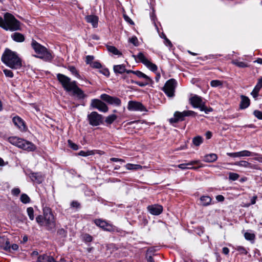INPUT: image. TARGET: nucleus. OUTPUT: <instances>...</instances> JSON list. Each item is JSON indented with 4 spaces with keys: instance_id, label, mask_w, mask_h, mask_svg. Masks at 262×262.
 <instances>
[{
    "instance_id": "obj_1",
    "label": "nucleus",
    "mask_w": 262,
    "mask_h": 262,
    "mask_svg": "<svg viewBox=\"0 0 262 262\" xmlns=\"http://www.w3.org/2000/svg\"><path fill=\"white\" fill-rule=\"evenodd\" d=\"M57 78L67 92H72L73 95L79 99H83L87 97L88 96L77 85L76 81H71L70 78L60 73L57 74Z\"/></svg>"
},
{
    "instance_id": "obj_2",
    "label": "nucleus",
    "mask_w": 262,
    "mask_h": 262,
    "mask_svg": "<svg viewBox=\"0 0 262 262\" xmlns=\"http://www.w3.org/2000/svg\"><path fill=\"white\" fill-rule=\"evenodd\" d=\"M2 61L11 69H17L21 67V61L14 52L9 49L5 50L2 57Z\"/></svg>"
},
{
    "instance_id": "obj_3",
    "label": "nucleus",
    "mask_w": 262,
    "mask_h": 262,
    "mask_svg": "<svg viewBox=\"0 0 262 262\" xmlns=\"http://www.w3.org/2000/svg\"><path fill=\"white\" fill-rule=\"evenodd\" d=\"M0 27L6 30L14 31L19 29V22L12 14L7 13L3 19L0 16Z\"/></svg>"
},
{
    "instance_id": "obj_4",
    "label": "nucleus",
    "mask_w": 262,
    "mask_h": 262,
    "mask_svg": "<svg viewBox=\"0 0 262 262\" xmlns=\"http://www.w3.org/2000/svg\"><path fill=\"white\" fill-rule=\"evenodd\" d=\"M43 215H39L36 217V222L40 226H46L52 228L55 227V220L51 209L45 207L43 209Z\"/></svg>"
},
{
    "instance_id": "obj_5",
    "label": "nucleus",
    "mask_w": 262,
    "mask_h": 262,
    "mask_svg": "<svg viewBox=\"0 0 262 262\" xmlns=\"http://www.w3.org/2000/svg\"><path fill=\"white\" fill-rule=\"evenodd\" d=\"M8 140L11 144L28 151H34L36 149V146L34 144L18 137H10Z\"/></svg>"
},
{
    "instance_id": "obj_6",
    "label": "nucleus",
    "mask_w": 262,
    "mask_h": 262,
    "mask_svg": "<svg viewBox=\"0 0 262 262\" xmlns=\"http://www.w3.org/2000/svg\"><path fill=\"white\" fill-rule=\"evenodd\" d=\"M31 46L34 51L38 54L35 57L46 61H50L52 59L53 56L51 53L48 51L46 47L42 46L34 39L32 41Z\"/></svg>"
},
{
    "instance_id": "obj_7",
    "label": "nucleus",
    "mask_w": 262,
    "mask_h": 262,
    "mask_svg": "<svg viewBox=\"0 0 262 262\" xmlns=\"http://www.w3.org/2000/svg\"><path fill=\"white\" fill-rule=\"evenodd\" d=\"M190 103L194 108H199L201 111H204L206 114H208L213 111L211 107H207L205 105V102L202 98L198 96L194 95L189 99Z\"/></svg>"
},
{
    "instance_id": "obj_8",
    "label": "nucleus",
    "mask_w": 262,
    "mask_h": 262,
    "mask_svg": "<svg viewBox=\"0 0 262 262\" xmlns=\"http://www.w3.org/2000/svg\"><path fill=\"white\" fill-rule=\"evenodd\" d=\"M196 113L192 111H184L182 112L177 111L174 113L173 117L169 119L170 123H177L184 120V117L190 116H195Z\"/></svg>"
},
{
    "instance_id": "obj_9",
    "label": "nucleus",
    "mask_w": 262,
    "mask_h": 262,
    "mask_svg": "<svg viewBox=\"0 0 262 262\" xmlns=\"http://www.w3.org/2000/svg\"><path fill=\"white\" fill-rule=\"evenodd\" d=\"M134 57L135 59H138L151 71L155 72L157 70V66L150 62L142 52L139 53L137 55H134Z\"/></svg>"
},
{
    "instance_id": "obj_10",
    "label": "nucleus",
    "mask_w": 262,
    "mask_h": 262,
    "mask_svg": "<svg viewBox=\"0 0 262 262\" xmlns=\"http://www.w3.org/2000/svg\"><path fill=\"white\" fill-rule=\"evenodd\" d=\"M176 84L177 82L174 79H170L166 82L163 90L167 96L172 97L174 96Z\"/></svg>"
},
{
    "instance_id": "obj_11",
    "label": "nucleus",
    "mask_w": 262,
    "mask_h": 262,
    "mask_svg": "<svg viewBox=\"0 0 262 262\" xmlns=\"http://www.w3.org/2000/svg\"><path fill=\"white\" fill-rule=\"evenodd\" d=\"M88 119L90 125L98 126L102 122V116L96 112H92L88 115Z\"/></svg>"
},
{
    "instance_id": "obj_12",
    "label": "nucleus",
    "mask_w": 262,
    "mask_h": 262,
    "mask_svg": "<svg viewBox=\"0 0 262 262\" xmlns=\"http://www.w3.org/2000/svg\"><path fill=\"white\" fill-rule=\"evenodd\" d=\"M91 106L103 113H106L108 110L106 104L97 99H94L91 100Z\"/></svg>"
},
{
    "instance_id": "obj_13",
    "label": "nucleus",
    "mask_w": 262,
    "mask_h": 262,
    "mask_svg": "<svg viewBox=\"0 0 262 262\" xmlns=\"http://www.w3.org/2000/svg\"><path fill=\"white\" fill-rule=\"evenodd\" d=\"M94 223L96 226L103 229L104 230L112 232L116 230L115 226L106 222L105 221L101 219H96L94 221Z\"/></svg>"
},
{
    "instance_id": "obj_14",
    "label": "nucleus",
    "mask_w": 262,
    "mask_h": 262,
    "mask_svg": "<svg viewBox=\"0 0 262 262\" xmlns=\"http://www.w3.org/2000/svg\"><path fill=\"white\" fill-rule=\"evenodd\" d=\"M100 98L111 105L120 106L121 104V100L118 98L112 97L106 94L101 95Z\"/></svg>"
},
{
    "instance_id": "obj_15",
    "label": "nucleus",
    "mask_w": 262,
    "mask_h": 262,
    "mask_svg": "<svg viewBox=\"0 0 262 262\" xmlns=\"http://www.w3.org/2000/svg\"><path fill=\"white\" fill-rule=\"evenodd\" d=\"M127 109L131 111H145L146 108L143 104L139 102L130 101L128 102Z\"/></svg>"
},
{
    "instance_id": "obj_16",
    "label": "nucleus",
    "mask_w": 262,
    "mask_h": 262,
    "mask_svg": "<svg viewBox=\"0 0 262 262\" xmlns=\"http://www.w3.org/2000/svg\"><path fill=\"white\" fill-rule=\"evenodd\" d=\"M227 155L231 157L237 158L252 156L256 155V154L252 152L249 150H244L235 152H228Z\"/></svg>"
},
{
    "instance_id": "obj_17",
    "label": "nucleus",
    "mask_w": 262,
    "mask_h": 262,
    "mask_svg": "<svg viewBox=\"0 0 262 262\" xmlns=\"http://www.w3.org/2000/svg\"><path fill=\"white\" fill-rule=\"evenodd\" d=\"M148 212L154 215H158L163 211V207L161 205L154 204L149 205L147 208Z\"/></svg>"
},
{
    "instance_id": "obj_18",
    "label": "nucleus",
    "mask_w": 262,
    "mask_h": 262,
    "mask_svg": "<svg viewBox=\"0 0 262 262\" xmlns=\"http://www.w3.org/2000/svg\"><path fill=\"white\" fill-rule=\"evenodd\" d=\"M13 122L20 130H24L26 126L23 119L18 116L14 117Z\"/></svg>"
},
{
    "instance_id": "obj_19",
    "label": "nucleus",
    "mask_w": 262,
    "mask_h": 262,
    "mask_svg": "<svg viewBox=\"0 0 262 262\" xmlns=\"http://www.w3.org/2000/svg\"><path fill=\"white\" fill-rule=\"evenodd\" d=\"M200 161L199 160H194L187 163H183L178 165V167L181 169L196 168L195 167H190L195 164H199Z\"/></svg>"
},
{
    "instance_id": "obj_20",
    "label": "nucleus",
    "mask_w": 262,
    "mask_h": 262,
    "mask_svg": "<svg viewBox=\"0 0 262 262\" xmlns=\"http://www.w3.org/2000/svg\"><path fill=\"white\" fill-rule=\"evenodd\" d=\"M241 101L240 103L239 107L241 109H245L247 108L250 105V99L248 97L242 95L241 96Z\"/></svg>"
},
{
    "instance_id": "obj_21",
    "label": "nucleus",
    "mask_w": 262,
    "mask_h": 262,
    "mask_svg": "<svg viewBox=\"0 0 262 262\" xmlns=\"http://www.w3.org/2000/svg\"><path fill=\"white\" fill-rule=\"evenodd\" d=\"M39 262H56L54 258L47 254H42L38 257Z\"/></svg>"
},
{
    "instance_id": "obj_22",
    "label": "nucleus",
    "mask_w": 262,
    "mask_h": 262,
    "mask_svg": "<svg viewBox=\"0 0 262 262\" xmlns=\"http://www.w3.org/2000/svg\"><path fill=\"white\" fill-rule=\"evenodd\" d=\"M85 19L88 23H91L94 28L97 27L98 18L96 16L88 15L85 17Z\"/></svg>"
},
{
    "instance_id": "obj_23",
    "label": "nucleus",
    "mask_w": 262,
    "mask_h": 262,
    "mask_svg": "<svg viewBox=\"0 0 262 262\" xmlns=\"http://www.w3.org/2000/svg\"><path fill=\"white\" fill-rule=\"evenodd\" d=\"M12 38L16 42H21L25 40L24 36L18 32H15L11 35Z\"/></svg>"
},
{
    "instance_id": "obj_24",
    "label": "nucleus",
    "mask_w": 262,
    "mask_h": 262,
    "mask_svg": "<svg viewBox=\"0 0 262 262\" xmlns=\"http://www.w3.org/2000/svg\"><path fill=\"white\" fill-rule=\"evenodd\" d=\"M217 159V156L215 154H210L204 157L203 160L206 162H213Z\"/></svg>"
},
{
    "instance_id": "obj_25",
    "label": "nucleus",
    "mask_w": 262,
    "mask_h": 262,
    "mask_svg": "<svg viewBox=\"0 0 262 262\" xmlns=\"http://www.w3.org/2000/svg\"><path fill=\"white\" fill-rule=\"evenodd\" d=\"M234 165L245 168H253V166L252 164L246 161L236 162L234 163Z\"/></svg>"
},
{
    "instance_id": "obj_26",
    "label": "nucleus",
    "mask_w": 262,
    "mask_h": 262,
    "mask_svg": "<svg viewBox=\"0 0 262 262\" xmlns=\"http://www.w3.org/2000/svg\"><path fill=\"white\" fill-rule=\"evenodd\" d=\"M115 73L122 74L126 71L125 67L123 64L115 65L113 68Z\"/></svg>"
},
{
    "instance_id": "obj_27",
    "label": "nucleus",
    "mask_w": 262,
    "mask_h": 262,
    "mask_svg": "<svg viewBox=\"0 0 262 262\" xmlns=\"http://www.w3.org/2000/svg\"><path fill=\"white\" fill-rule=\"evenodd\" d=\"M30 178L33 181H36L38 183H40L43 180L42 176L38 173H33L31 174Z\"/></svg>"
},
{
    "instance_id": "obj_28",
    "label": "nucleus",
    "mask_w": 262,
    "mask_h": 262,
    "mask_svg": "<svg viewBox=\"0 0 262 262\" xmlns=\"http://www.w3.org/2000/svg\"><path fill=\"white\" fill-rule=\"evenodd\" d=\"M212 199L209 196H203L200 198V201L202 205L208 206L210 204Z\"/></svg>"
},
{
    "instance_id": "obj_29",
    "label": "nucleus",
    "mask_w": 262,
    "mask_h": 262,
    "mask_svg": "<svg viewBox=\"0 0 262 262\" xmlns=\"http://www.w3.org/2000/svg\"><path fill=\"white\" fill-rule=\"evenodd\" d=\"M2 239L4 242H5V244L2 245L3 249L7 252H11L10 242H9L8 238L3 237Z\"/></svg>"
},
{
    "instance_id": "obj_30",
    "label": "nucleus",
    "mask_w": 262,
    "mask_h": 262,
    "mask_svg": "<svg viewBox=\"0 0 262 262\" xmlns=\"http://www.w3.org/2000/svg\"><path fill=\"white\" fill-rule=\"evenodd\" d=\"M134 74L137 75L139 78L143 79L144 80L152 81V80L147 75H145L141 71H136L135 72H134Z\"/></svg>"
},
{
    "instance_id": "obj_31",
    "label": "nucleus",
    "mask_w": 262,
    "mask_h": 262,
    "mask_svg": "<svg viewBox=\"0 0 262 262\" xmlns=\"http://www.w3.org/2000/svg\"><path fill=\"white\" fill-rule=\"evenodd\" d=\"M128 170H137L142 169V167L140 165L128 163L125 166Z\"/></svg>"
},
{
    "instance_id": "obj_32",
    "label": "nucleus",
    "mask_w": 262,
    "mask_h": 262,
    "mask_svg": "<svg viewBox=\"0 0 262 262\" xmlns=\"http://www.w3.org/2000/svg\"><path fill=\"white\" fill-rule=\"evenodd\" d=\"M107 50L114 55H121V53L114 46H107Z\"/></svg>"
},
{
    "instance_id": "obj_33",
    "label": "nucleus",
    "mask_w": 262,
    "mask_h": 262,
    "mask_svg": "<svg viewBox=\"0 0 262 262\" xmlns=\"http://www.w3.org/2000/svg\"><path fill=\"white\" fill-rule=\"evenodd\" d=\"M231 63L239 68H246L248 67V64L246 62L239 61L237 60H233L231 61Z\"/></svg>"
},
{
    "instance_id": "obj_34",
    "label": "nucleus",
    "mask_w": 262,
    "mask_h": 262,
    "mask_svg": "<svg viewBox=\"0 0 262 262\" xmlns=\"http://www.w3.org/2000/svg\"><path fill=\"white\" fill-rule=\"evenodd\" d=\"M68 70L71 72V73L74 75L75 77H76L77 78H79V79H80L81 78V76L79 74L77 70H76V69L73 67V66H69L68 67Z\"/></svg>"
},
{
    "instance_id": "obj_35",
    "label": "nucleus",
    "mask_w": 262,
    "mask_h": 262,
    "mask_svg": "<svg viewBox=\"0 0 262 262\" xmlns=\"http://www.w3.org/2000/svg\"><path fill=\"white\" fill-rule=\"evenodd\" d=\"M117 119V116L114 114L107 116L105 119V122L107 124H112Z\"/></svg>"
},
{
    "instance_id": "obj_36",
    "label": "nucleus",
    "mask_w": 262,
    "mask_h": 262,
    "mask_svg": "<svg viewBox=\"0 0 262 262\" xmlns=\"http://www.w3.org/2000/svg\"><path fill=\"white\" fill-rule=\"evenodd\" d=\"M245 238L248 241H254L255 235L253 233L246 232L244 234Z\"/></svg>"
},
{
    "instance_id": "obj_37",
    "label": "nucleus",
    "mask_w": 262,
    "mask_h": 262,
    "mask_svg": "<svg viewBox=\"0 0 262 262\" xmlns=\"http://www.w3.org/2000/svg\"><path fill=\"white\" fill-rule=\"evenodd\" d=\"M20 199L21 202L24 204H27L30 202V198L25 193H23L21 195Z\"/></svg>"
},
{
    "instance_id": "obj_38",
    "label": "nucleus",
    "mask_w": 262,
    "mask_h": 262,
    "mask_svg": "<svg viewBox=\"0 0 262 262\" xmlns=\"http://www.w3.org/2000/svg\"><path fill=\"white\" fill-rule=\"evenodd\" d=\"M94 154L95 151L94 150H88L86 151L81 150L78 153V155L83 157H87L88 156L93 155Z\"/></svg>"
},
{
    "instance_id": "obj_39",
    "label": "nucleus",
    "mask_w": 262,
    "mask_h": 262,
    "mask_svg": "<svg viewBox=\"0 0 262 262\" xmlns=\"http://www.w3.org/2000/svg\"><path fill=\"white\" fill-rule=\"evenodd\" d=\"M193 143L195 146H199L203 142V139L200 136H197L193 139Z\"/></svg>"
},
{
    "instance_id": "obj_40",
    "label": "nucleus",
    "mask_w": 262,
    "mask_h": 262,
    "mask_svg": "<svg viewBox=\"0 0 262 262\" xmlns=\"http://www.w3.org/2000/svg\"><path fill=\"white\" fill-rule=\"evenodd\" d=\"M210 85L212 87H221L223 85V82L219 80H213L210 82Z\"/></svg>"
},
{
    "instance_id": "obj_41",
    "label": "nucleus",
    "mask_w": 262,
    "mask_h": 262,
    "mask_svg": "<svg viewBox=\"0 0 262 262\" xmlns=\"http://www.w3.org/2000/svg\"><path fill=\"white\" fill-rule=\"evenodd\" d=\"M27 212L29 219L33 221L34 219V210L32 207H28L27 209Z\"/></svg>"
},
{
    "instance_id": "obj_42",
    "label": "nucleus",
    "mask_w": 262,
    "mask_h": 262,
    "mask_svg": "<svg viewBox=\"0 0 262 262\" xmlns=\"http://www.w3.org/2000/svg\"><path fill=\"white\" fill-rule=\"evenodd\" d=\"M260 89L261 88L259 87V85H255L254 89L252 91L251 94L255 99H256V98L257 97L258 92Z\"/></svg>"
},
{
    "instance_id": "obj_43",
    "label": "nucleus",
    "mask_w": 262,
    "mask_h": 262,
    "mask_svg": "<svg viewBox=\"0 0 262 262\" xmlns=\"http://www.w3.org/2000/svg\"><path fill=\"white\" fill-rule=\"evenodd\" d=\"M239 177L238 174L234 172H230L229 173V179L232 181H235L237 180Z\"/></svg>"
},
{
    "instance_id": "obj_44",
    "label": "nucleus",
    "mask_w": 262,
    "mask_h": 262,
    "mask_svg": "<svg viewBox=\"0 0 262 262\" xmlns=\"http://www.w3.org/2000/svg\"><path fill=\"white\" fill-rule=\"evenodd\" d=\"M151 82H152V81L144 80V81H143V82L136 81V82H134V83H135L136 84H137V85H138L140 86L143 87V86H144L145 85L149 84ZM132 82H134V81H133Z\"/></svg>"
},
{
    "instance_id": "obj_45",
    "label": "nucleus",
    "mask_w": 262,
    "mask_h": 262,
    "mask_svg": "<svg viewBox=\"0 0 262 262\" xmlns=\"http://www.w3.org/2000/svg\"><path fill=\"white\" fill-rule=\"evenodd\" d=\"M253 114L255 117L258 119L262 120V112L258 110H255L253 112Z\"/></svg>"
},
{
    "instance_id": "obj_46",
    "label": "nucleus",
    "mask_w": 262,
    "mask_h": 262,
    "mask_svg": "<svg viewBox=\"0 0 262 262\" xmlns=\"http://www.w3.org/2000/svg\"><path fill=\"white\" fill-rule=\"evenodd\" d=\"M3 72L6 77H10V78H12L13 77V74L11 70H8V69H5V70H4Z\"/></svg>"
},
{
    "instance_id": "obj_47",
    "label": "nucleus",
    "mask_w": 262,
    "mask_h": 262,
    "mask_svg": "<svg viewBox=\"0 0 262 262\" xmlns=\"http://www.w3.org/2000/svg\"><path fill=\"white\" fill-rule=\"evenodd\" d=\"M129 41L135 46H138V40L136 36H133L129 39Z\"/></svg>"
},
{
    "instance_id": "obj_48",
    "label": "nucleus",
    "mask_w": 262,
    "mask_h": 262,
    "mask_svg": "<svg viewBox=\"0 0 262 262\" xmlns=\"http://www.w3.org/2000/svg\"><path fill=\"white\" fill-rule=\"evenodd\" d=\"M69 146L75 150L78 149V146L76 144L73 143L71 140H68Z\"/></svg>"
},
{
    "instance_id": "obj_49",
    "label": "nucleus",
    "mask_w": 262,
    "mask_h": 262,
    "mask_svg": "<svg viewBox=\"0 0 262 262\" xmlns=\"http://www.w3.org/2000/svg\"><path fill=\"white\" fill-rule=\"evenodd\" d=\"M236 250L239 252H240L241 253L243 254H246L247 253V251L246 250V249L244 247H242V246L237 247V248H236Z\"/></svg>"
},
{
    "instance_id": "obj_50",
    "label": "nucleus",
    "mask_w": 262,
    "mask_h": 262,
    "mask_svg": "<svg viewBox=\"0 0 262 262\" xmlns=\"http://www.w3.org/2000/svg\"><path fill=\"white\" fill-rule=\"evenodd\" d=\"M91 66L94 68L99 69L101 68V64L98 61H93L91 63Z\"/></svg>"
},
{
    "instance_id": "obj_51",
    "label": "nucleus",
    "mask_w": 262,
    "mask_h": 262,
    "mask_svg": "<svg viewBox=\"0 0 262 262\" xmlns=\"http://www.w3.org/2000/svg\"><path fill=\"white\" fill-rule=\"evenodd\" d=\"M92 237L88 234H85L83 235V239L86 242H90L92 241Z\"/></svg>"
},
{
    "instance_id": "obj_52",
    "label": "nucleus",
    "mask_w": 262,
    "mask_h": 262,
    "mask_svg": "<svg viewBox=\"0 0 262 262\" xmlns=\"http://www.w3.org/2000/svg\"><path fill=\"white\" fill-rule=\"evenodd\" d=\"M94 59V57L93 56L88 55L86 57V62L87 64H91V63L93 62V60Z\"/></svg>"
},
{
    "instance_id": "obj_53",
    "label": "nucleus",
    "mask_w": 262,
    "mask_h": 262,
    "mask_svg": "<svg viewBox=\"0 0 262 262\" xmlns=\"http://www.w3.org/2000/svg\"><path fill=\"white\" fill-rule=\"evenodd\" d=\"M257 198V197L256 195L253 196L251 199V203L248 204L246 205L245 206L249 207L250 205H253V204H255L256 200Z\"/></svg>"
},
{
    "instance_id": "obj_54",
    "label": "nucleus",
    "mask_w": 262,
    "mask_h": 262,
    "mask_svg": "<svg viewBox=\"0 0 262 262\" xmlns=\"http://www.w3.org/2000/svg\"><path fill=\"white\" fill-rule=\"evenodd\" d=\"M164 44L166 46H168L169 48H171L172 47V43L167 38L164 39Z\"/></svg>"
},
{
    "instance_id": "obj_55",
    "label": "nucleus",
    "mask_w": 262,
    "mask_h": 262,
    "mask_svg": "<svg viewBox=\"0 0 262 262\" xmlns=\"http://www.w3.org/2000/svg\"><path fill=\"white\" fill-rule=\"evenodd\" d=\"M110 161H113V162H125V161L123 159L116 158H112L110 159Z\"/></svg>"
},
{
    "instance_id": "obj_56",
    "label": "nucleus",
    "mask_w": 262,
    "mask_h": 262,
    "mask_svg": "<svg viewBox=\"0 0 262 262\" xmlns=\"http://www.w3.org/2000/svg\"><path fill=\"white\" fill-rule=\"evenodd\" d=\"M11 252L13 251H16L18 249V246L17 244H14L10 246Z\"/></svg>"
},
{
    "instance_id": "obj_57",
    "label": "nucleus",
    "mask_w": 262,
    "mask_h": 262,
    "mask_svg": "<svg viewBox=\"0 0 262 262\" xmlns=\"http://www.w3.org/2000/svg\"><path fill=\"white\" fill-rule=\"evenodd\" d=\"M12 192L13 194L17 195L20 192V191L19 188H14L12 190Z\"/></svg>"
},
{
    "instance_id": "obj_58",
    "label": "nucleus",
    "mask_w": 262,
    "mask_h": 262,
    "mask_svg": "<svg viewBox=\"0 0 262 262\" xmlns=\"http://www.w3.org/2000/svg\"><path fill=\"white\" fill-rule=\"evenodd\" d=\"M124 19L126 21L130 23V24H134L133 20L127 16L124 15Z\"/></svg>"
},
{
    "instance_id": "obj_59",
    "label": "nucleus",
    "mask_w": 262,
    "mask_h": 262,
    "mask_svg": "<svg viewBox=\"0 0 262 262\" xmlns=\"http://www.w3.org/2000/svg\"><path fill=\"white\" fill-rule=\"evenodd\" d=\"M216 199L218 201L222 202L224 200V197L222 195H218L216 196Z\"/></svg>"
},
{
    "instance_id": "obj_60",
    "label": "nucleus",
    "mask_w": 262,
    "mask_h": 262,
    "mask_svg": "<svg viewBox=\"0 0 262 262\" xmlns=\"http://www.w3.org/2000/svg\"><path fill=\"white\" fill-rule=\"evenodd\" d=\"M71 206L73 207L77 208L79 206V204L76 201H73L71 203Z\"/></svg>"
},
{
    "instance_id": "obj_61",
    "label": "nucleus",
    "mask_w": 262,
    "mask_h": 262,
    "mask_svg": "<svg viewBox=\"0 0 262 262\" xmlns=\"http://www.w3.org/2000/svg\"><path fill=\"white\" fill-rule=\"evenodd\" d=\"M229 250L227 247H224L223 248V253L225 254H228L229 253Z\"/></svg>"
},
{
    "instance_id": "obj_62",
    "label": "nucleus",
    "mask_w": 262,
    "mask_h": 262,
    "mask_svg": "<svg viewBox=\"0 0 262 262\" xmlns=\"http://www.w3.org/2000/svg\"><path fill=\"white\" fill-rule=\"evenodd\" d=\"M256 85H259V88H262V77L258 80V81Z\"/></svg>"
},
{
    "instance_id": "obj_63",
    "label": "nucleus",
    "mask_w": 262,
    "mask_h": 262,
    "mask_svg": "<svg viewBox=\"0 0 262 262\" xmlns=\"http://www.w3.org/2000/svg\"><path fill=\"white\" fill-rule=\"evenodd\" d=\"M147 262H155V260L152 256H149L147 258Z\"/></svg>"
},
{
    "instance_id": "obj_64",
    "label": "nucleus",
    "mask_w": 262,
    "mask_h": 262,
    "mask_svg": "<svg viewBox=\"0 0 262 262\" xmlns=\"http://www.w3.org/2000/svg\"><path fill=\"white\" fill-rule=\"evenodd\" d=\"M212 134L210 132H207L206 133V136L207 139H210L211 137Z\"/></svg>"
}]
</instances>
